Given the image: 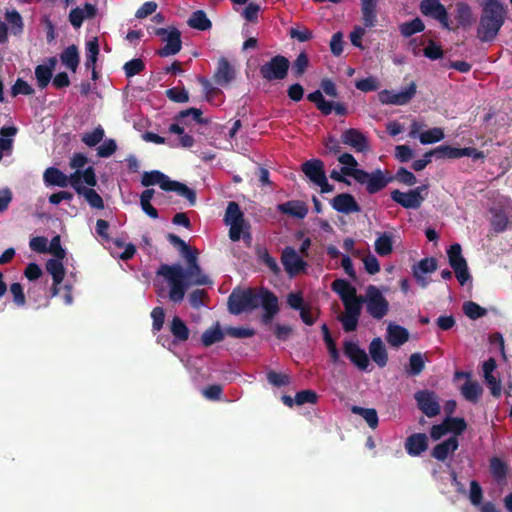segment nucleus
Instances as JSON below:
<instances>
[{"label":"nucleus","instance_id":"obj_1","mask_svg":"<svg viewBox=\"0 0 512 512\" xmlns=\"http://www.w3.org/2000/svg\"><path fill=\"white\" fill-rule=\"evenodd\" d=\"M157 276H162L169 285V299L174 303L181 302L190 286H204L212 284L207 275L197 262L184 269L179 263L161 264L156 271Z\"/></svg>","mask_w":512,"mask_h":512},{"label":"nucleus","instance_id":"obj_2","mask_svg":"<svg viewBox=\"0 0 512 512\" xmlns=\"http://www.w3.org/2000/svg\"><path fill=\"white\" fill-rule=\"evenodd\" d=\"M260 306L264 310L261 322L264 325L271 324L279 312L278 298L272 291L266 288H261L259 292L252 288L234 289L228 297V310L234 315L252 311Z\"/></svg>","mask_w":512,"mask_h":512},{"label":"nucleus","instance_id":"obj_3","mask_svg":"<svg viewBox=\"0 0 512 512\" xmlns=\"http://www.w3.org/2000/svg\"><path fill=\"white\" fill-rule=\"evenodd\" d=\"M482 7L477 37L482 42H491L505 23L507 10L500 0H480Z\"/></svg>","mask_w":512,"mask_h":512},{"label":"nucleus","instance_id":"obj_4","mask_svg":"<svg viewBox=\"0 0 512 512\" xmlns=\"http://www.w3.org/2000/svg\"><path fill=\"white\" fill-rule=\"evenodd\" d=\"M141 184L144 187L159 185L160 188L167 192H175L179 196L185 198L190 206H195L197 202L196 192L189 188L186 184L171 180L166 174L159 170L144 172L141 178Z\"/></svg>","mask_w":512,"mask_h":512},{"label":"nucleus","instance_id":"obj_5","mask_svg":"<svg viewBox=\"0 0 512 512\" xmlns=\"http://www.w3.org/2000/svg\"><path fill=\"white\" fill-rule=\"evenodd\" d=\"M344 175L353 177L354 180L361 184L366 185V190L369 194H375L383 190L388 183L393 181V178L386 177L381 169H376L371 173L365 170L344 169Z\"/></svg>","mask_w":512,"mask_h":512},{"label":"nucleus","instance_id":"obj_6","mask_svg":"<svg viewBox=\"0 0 512 512\" xmlns=\"http://www.w3.org/2000/svg\"><path fill=\"white\" fill-rule=\"evenodd\" d=\"M364 303L366 304L367 313L376 320H381L389 312L388 300L375 285H369L366 288Z\"/></svg>","mask_w":512,"mask_h":512},{"label":"nucleus","instance_id":"obj_7","mask_svg":"<svg viewBox=\"0 0 512 512\" xmlns=\"http://www.w3.org/2000/svg\"><path fill=\"white\" fill-rule=\"evenodd\" d=\"M290 67L289 60L283 55L273 56L268 62L260 66V75L263 79L271 82L283 80L287 77Z\"/></svg>","mask_w":512,"mask_h":512},{"label":"nucleus","instance_id":"obj_8","mask_svg":"<svg viewBox=\"0 0 512 512\" xmlns=\"http://www.w3.org/2000/svg\"><path fill=\"white\" fill-rule=\"evenodd\" d=\"M449 265L453 269L458 282L463 286L470 279L468 264L462 255V247L459 243L452 244L447 250Z\"/></svg>","mask_w":512,"mask_h":512},{"label":"nucleus","instance_id":"obj_9","mask_svg":"<svg viewBox=\"0 0 512 512\" xmlns=\"http://www.w3.org/2000/svg\"><path fill=\"white\" fill-rule=\"evenodd\" d=\"M419 8L423 16L438 21L444 29L455 30L451 25L447 9L440 0H422Z\"/></svg>","mask_w":512,"mask_h":512},{"label":"nucleus","instance_id":"obj_10","mask_svg":"<svg viewBox=\"0 0 512 512\" xmlns=\"http://www.w3.org/2000/svg\"><path fill=\"white\" fill-rule=\"evenodd\" d=\"M427 189V185L418 186L408 192L395 189L390 192V197L395 203L405 209H419L425 200L422 192L427 191Z\"/></svg>","mask_w":512,"mask_h":512},{"label":"nucleus","instance_id":"obj_11","mask_svg":"<svg viewBox=\"0 0 512 512\" xmlns=\"http://www.w3.org/2000/svg\"><path fill=\"white\" fill-rule=\"evenodd\" d=\"M418 409L427 417L432 418L440 414L441 406L438 396L431 390H419L414 394Z\"/></svg>","mask_w":512,"mask_h":512},{"label":"nucleus","instance_id":"obj_12","mask_svg":"<svg viewBox=\"0 0 512 512\" xmlns=\"http://www.w3.org/2000/svg\"><path fill=\"white\" fill-rule=\"evenodd\" d=\"M157 36H165L163 41L166 45L157 51L160 57H168L177 54L182 48L181 32L172 27L169 31L166 28H157L155 31Z\"/></svg>","mask_w":512,"mask_h":512},{"label":"nucleus","instance_id":"obj_13","mask_svg":"<svg viewBox=\"0 0 512 512\" xmlns=\"http://www.w3.org/2000/svg\"><path fill=\"white\" fill-rule=\"evenodd\" d=\"M416 88V84L411 82L405 90L397 93L387 89L382 90L378 94L379 101L386 105H405L415 96Z\"/></svg>","mask_w":512,"mask_h":512},{"label":"nucleus","instance_id":"obj_14","mask_svg":"<svg viewBox=\"0 0 512 512\" xmlns=\"http://www.w3.org/2000/svg\"><path fill=\"white\" fill-rule=\"evenodd\" d=\"M308 101L314 103L317 107V109L323 114V115H330L332 111L334 110L337 115L345 116L347 114V107L345 104L337 102L333 103L330 101L325 100L322 91L316 90L307 95Z\"/></svg>","mask_w":512,"mask_h":512},{"label":"nucleus","instance_id":"obj_15","mask_svg":"<svg viewBox=\"0 0 512 512\" xmlns=\"http://www.w3.org/2000/svg\"><path fill=\"white\" fill-rule=\"evenodd\" d=\"M341 143L351 147L357 153L369 150V141L366 135L356 128H349L342 132Z\"/></svg>","mask_w":512,"mask_h":512},{"label":"nucleus","instance_id":"obj_16","mask_svg":"<svg viewBox=\"0 0 512 512\" xmlns=\"http://www.w3.org/2000/svg\"><path fill=\"white\" fill-rule=\"evenodd\" d=\"M281 261L285 271L290 276H295L302 271H305L307 263L297 254L296 250L292 247H286L281 256Z\"/></svg>","mask_w":512,"mask_h":512},{"label":"nucleus","instance_id":"obj_17","mask_svg":"<svg viewBox=\"0 0 512 512\" xmlns=\"http://www.w3.org/2000/svg\"><path fill=\"white\" fill-rule=\"evenodd\" d=\"M345 356L360 370L365 371L369 366V358L364 349L356 342L345 341L343 345Z\"/></svg>","mask_w":512,"mask_h":512},{"label":"nucleus","instance_id":"obj_18","mask_svg":"<svg viewBox=\"0 0 512 512\" xmlns=\"http://www.w3.org/2000/svg\"><path fill=\"white\" fill-rule=\"evenodd\" d=\"M330 204L332 208L343 214L358 213L361 211L360 205L355 200L354 196L349 193H341L336 195Z\"/></svg>","mask_w":512,"mask_h":512},{"label":"nucleus","instance_id":"obj_19","mask_svg":"<svg viewBox=\"0 0 512 512\" xmlns=\"http://www.w3.org/2000/svg\"><path fill=\"white\" fill-rule=\"evenodd\" d=\"M429 439L425 433H413L405 440L404 447L408 455L420 456L428 449Z\"/></svg>","mask_w":512,"mask_h":512},{"label":"nucleus","instance_id":"obj_20","mask_svg":"<svg viewBox=\"0 0 512 512\" xmlns=\"http://www.w3.org/2000/svg\"><path fill=\"white\" fill-rule=\"evenodd\" d=\"M235 78V70L229 63V61L221 57L218 60L216 71L213 75L214 82L221 86H228Z\"/></svg>","mask_w":512,"mask_h":512},{"label":"nucleus","instance_id":"obj_21","mask_svg":"<svg viewBox=\"0 0 512 512\" xmlns=\"http://www.w3.org/2000/svg\"><path fill=\"white\" fill-rule=\"evenodd\" d=\"M459 447L458 438L451 436L443 442L434 446L431 456L438 461H445L449 455L453 454Z\"/></svg>","mask_w":512,"mask_h":512},{"label":"nucleus","instance_id":"obj_22","mask_svg":"<svg viewBox=\"0 0 512 512\" xmlns=\"http://www.w3.org/2000/svg\"><path fill=\"white\" fill-rule=\"evenodd\" d=\"M301 170L314 184L326 176L324 163L320 159H310L305 161L301 165Z\"/></svg>","mask_w":512,"mask_h":512},{"label":"nucleus","instance_id":"obj_23","mask_svg":"<svg viewBox=\"0 0 512 512\" xmlns=\"http://www.w3.org/2000/svg\"><path fill=\"white\" fill-rule=\"evenodd\" d=\"M277 209L282 214L296 217L298 219H304L308 213L306 203L300 200H290L279 204Z\"/></svg>","mask_w":512,"mask_h":512},{"label":"nucleus","instance_id":"obj_24","mask_svg":"<svg viewBox=\"0 0 512 512\" xmlns=\"http://www.w3.org/2000/svg\"><path fill=\"white\" fill-rule=\"evenodd\" d=\"M377 4L378 1L361 0V15L364 27L373 28L376 26L378 22Z\"/></svg>","mask_w":512,"mask_h":512},{"label":"nucleus","instance_id":"obj_25","mask_svg":"<svg viewBox=\"0 0 512 512\" xmlns=\"http://www.w3.org/2000/svg\"><path fill=\"white\" fill-rule=\"evenodd\" d=\"M369 353L378 367L383 368L387 365L388 353L380 337H376L370 342Z\"/></svg>","mask_w":512,"mask_h":512},{"label":"nucleus","instance_id":"obj_26","mask_svg":"<svg viewBox=\"0 0 512 512\" xmlns=\"http://www.w3.org/2000/svg\"><path fill=\"white\" fill-rule=\"evenodd\" d=\"M387 341L393 347H400L409 339V332L403 326L389 324L387 327Z\"/></svg>","mask_w":512,"mask_h":512},{"label":"nucleus","instance_id":"obj_27","mask_svg":"<svg viewBox=\"0 0 512 512\" xmlns=\"http://www.w3.org/2000/svg\"><path fill=\"white\" fill-rule=\"evenodd\" d=\"M455 19L459 27L464 29L470 27L474 22L472 9L469 4L465 2H457L455 4Z\"/></svg>","mask_w":512,"mask_h":512},{"label":"nucleus","instance_id":"obj_28","mask_svg":"<svg viewBox=\"0 0 512 512\" xmlns=\"http://www.w3.org/2000/svg\"><path fill=\"white\" fill-rule=\"evenodd\" d=\"M61 63L71 70L75 72L79 66L80 57L79 51L76 45H70L65 48L60 54Z\"/></svg>","mask_w":512,"mask_h":512},{"label":"nucleus","instance_id":"obj_29","mask_svg":"<svg viewBox=\"0 0 512 512\" xmlns=\"http://www.w3.org/2000/svg\"><path fill=\"white\" fill-rule=\"evenodd\" d=\"M187 24L190 28L199 31H207L212 27L211 20L207 17L205 11L203 10L194 11L188 18Z\"/></svg>","mask_w":512,"mask_h":512},{"label":"nucleus","instance_id":"obj_30","mask_svg":"<svg viewBox=\"0 0 512 512\" xmlns=\"http://www.w3.org/2000/svg\"><path fill=\"white\" fill-rule=\"evenodd\" d=\"M43 178L46 184L65 188L68 186V176L55 167L45 170Z\"/></svg>","mask_w":512,"mask_h":512},{"label":"nucleus","instance_id":"obj_31","mask_svg":"<svg viewBox=\"0 0 512 512\" xmlns=\"http://www.w3.org/2000/svg\"><path fill=\"white\" fill-rule=\"evenodd\" d=\"M332 290L341 298L342 302L357 296L356 288L347 280L336 279L332 282Z\"/></svg>","mask_w":512,"mask_h":512},{"label":"nucleus","instance_id":"obj_32","mask_svg":"<svg viewBox=\"0 0 512 512\" xmlns=\"http://www.w3.org/2000/svg\"><path fill=\"white\" fill-rule=\"evenodd\" d=\"M482 393L483 389L477 381L467 380L461 387L462 396L472 403H477Z\"/></svg>","mask_w":512,"mask_h":512},{"label":"nucleus","instance_id":"obj_33","mask_svg":"<svg viewBox=\"0 0 512 512\" xmlns=\"http://www.w3.org/2000/svg\"><path fill=\"white\" fill-rule=\"evenodd\" d=\"M170 331L176 342H185L189 338V329L179 316H174L171 320Z\"/></svg>","mask_w":512,"mask_h":512},{"label":"nucleus","instance_id":"obj_34","mask_svg":"<svg viewBox=\"0 0 512 512\" xmlns=\"http://www.w3.org/2000/svg\"><path fill=\"white\" fill-rule=\"evenodd\" d=\"M18 129L15 126H4L0 129V161L5 151H10L13 146L12 137L15 136Z\"/></svg>","mask_w":512,"mask_h":512},{"label":"nucleus","instance_id":"obj_35","mask_svg":"<svg viewBox=\"0 0 512 512\" xmlns=\"http://www.w3.org/2000/svg\"><path fill=\"white\" fill-rule=\"evenodd\" d=\"M63 259H49L46 262V270L49 274H51L53 282L55 284H61L65 277V268L62 263Z\"/></svg>","mask_w":512,"mask_h":512},{"label":"nucleus","instance_id":"obj_36","mask_svg":"<svg viewBox=\"0 0 512 512\" xmlns=\"http://www.w3.org/2000/svg\"><path fill=\"white\" fill-rule=\"evenodd\" d=\"M224 221L226 224H245L244 214L238 203L234 201L228 203Z\"/></svg>","mask_w":512,"mask_h":512},{"label":"nucleus","instance_id":"obj_37","mask_svg":"<svg viewBox=\"0 0 512 512\" xmlns=\"http://www.w3.org/2000/svg\"><path fill=\"white\" fill-rule=\"evenodd\" d=\"M425 25L423 21L416 17L411 21L404 22L399 25V31L403 37H411L412 35L416 33H420L424 31Z\"/></svg>","mask_w":512,"mask_h":512},{"label":"nucleus","instance_id":"obj_38","mask_svg":"<svg viewBox=\"0 0 512 512\" xmlns=\"http://www.w3.org/2000/svg\"><path fill=\"white\" fill-rule=\"evenodd\" d=\"M351 411L354 414L360 415L368 424V426L372 429L377 428L378 426V414L374 408H364L359 406H353Z\"/></svg>","mask_w":512,"mask_h":512},{"label":"nucleus","instance_id":"obj_39","mask_svg":"<svg viewBox=\"0 0 512 512\" xmlns=\"http://www.w3.org/2000/svg\"><path fill=\"white\" fill-rule=\"evenodd\" d=\"M375 251L380 256H387L393 251V240L389 233H382L375 241Z\"/></svg>","mask_w":512,"mask_h":512},{"label":"nucleus","instance_id":"obj_40","mask_svg":"<svg viewBox=\"0 0 512 512\" xmlns=\"http://www.w3.org/2000/svg\"><path fill=\"white\" fill-rule=\"evenodd\" d=\"M425 368L423 355L419 352L413 353L409 357V365L405 369L409 376H417L422 373Z\"/></svg>","mask_w":512,"mask_h":512},{"label":"nucleus","instance_id":"obj_41","mask_svg":"<svg viewBox=\"0 0 512 512\" xmlns=\"http://www.w3.org/2000/svg\"><path fill=\"white\" fill-rule=\"evenodd\" d=\"M224 339V332L217 324L215 328L205 330L201 336V342L205 347H209L214 343L220 342Z\"/></svg>","mask_w":512,"mask_h":512},{"label":"nucleus","instance_id":"obj_42","mask_svg":"<svg viewBox=\"0 0 512 512\" xmlns=\"http://www.w3.org/2000/svg\"><path fill=\"white\" fill-rule=\"evenodd\" d=\"M447 432H452L455 437L461 435L467 428V423L464 418L461 417H446L444 419Z\"/></svg>","mask_w":512,"mask_h":512},{"label":"nucleus","instance_id":"obj_43","mask_svg":"<svg viewBox=\"0 0 512 512\" xmlns=\"http://www.w3.org/2000/svg\"><path fill=\"white\" fill-rule=\"evenodd\" d=\"M508 218L504 211L496 209L492 211L491 227L495 233H502L506 230Z\"/></svg>","mask_w":512,"mask_h":512},{"label":"nucleus","instance_id":"obj_44","mask_svg":"<svg viewBox=\"0 0 512 512\" xmlns=\"http://www.w3.org/2000/svg\"><path fill=\"white\" fill-rule=\"evenodd\" d=\"M5 18L7 22L11 25V30L14 35H18L23 32L24 23L22 16L18 11H6Z\"/></svg>","mask_w":512,"mask_h":512},{"label":"nucleus","instance_id":"obj_45","mask_svg":"<svg viewBox=\"0 0 512 512\" xmlns=\"http://www.w3.org/2000/svg\"><path fill=\"white\" fill-rule=\"evenodd\" d=\"M463 312L472 320L479 319L487 314V310L485 308L473 301H467L463 304Z\"/></svg>","mask_w":512,"mask_h":512},{"label":"nucleus","instance_id":"obj_46","mask_svg":"<svg viewBox=\"0 0 512 512\" xmlns=\"http://www.w3.org/2000/svg\"><path fill=\"white\" fill-rule=\"evenodd\" d=\"M445 135L441 128H432L419 135V140L422 144H433L444 139Z\"/></svg>","mask_w":512,"mask_h":512},{"label":"nucleus","instance_id":"obj_47","mask_svg":"<svg viewBox=\"0 0 512 512\" xmlns=\"http://www.w3.org/2000/svg\"><path fill=\"white\" fill-rule=\"evenodd\" d=\"M125 76L131 78L135 75L142 73L145 70V63L140 58H134L126 62L123 66Z\"/></svg>","mask_w":512,"mask_h":512},{"label":"nucleus","instance_id":"obj_48","mask_svg":"<svg viewBox=\"0 0 512 512\" xmlns=\"http://www.w3.org/2000/svg\"><path fill=\"white\" fill-rule=\"evenodd\" d=\"M35 77L37 79L38 87L44 89L50 83L53 77V72L50 68L44 65H37L35 68Z\"/></svg>","mask_w":512,"mask_h":512},{"label":"nucleus","instance_id":"obj_49","mask_svg":"<svg viewBox=\"0 0 512 512\" xmlns=\"http://www.w3.org/2000/svg\"><path fill=\"white\" fill-rule=\"evenodd\" d=\"M309 66V58L306 52L302 51L292 64V73L296 78L301 77Z\"/></svg>","mask_w":512,"mask_h":512},{"label":"nucleus","instance_id":"obj_50","mask_svg":"<svg viewBox=\"0 0 512 512\" xmlns=\"http://www.w3.org/2000/svg\"><path fill=\"white\" fill-rule=\"evenodd\" d=\"M257 256L261 263L269 268V270L277 275L280 272V268L277 264V261L274 257H272L267 249H258Z\"/></svg>","mask_w":512,"mask_h":512},{"label":"nucleus","instance_id":"obj_51","mask_svg":"<svg viewBox=\"0 0 512 512\" xmlns=\"http://www.w3.org/2000/svg\"><path fill=\"white\" fill-rule=\"evenodd\" d=\"M363 303H364L363 296H356L349 300L343 301V304L345 307V314L360 317Z\"/></svg>","mask_w":512,"mask_h":512},{"label":"nucleus","instance_id":"obj_52","mask_svg":"<svg viewBox=\"0 0 512 512\" xmlns=\"http://www.w3.org/2000/svg\"><path fill=\"white\" fill-rule=\"evenodd\" d=\"M104 136V129L99 125L92 132L85 133L82 136V142L89 147H94L103 140Z\"/></svg>","mask_w":512,"mask_h":512},{"label":"nucleus","instance_id":"obj_53","mask_svg":"<svg viewBox=\"0 0 512 512\" xmlns=\"http://www.w3.org/2000/svg\"><path fill=\"white\" fill-rule=\"evenodd\" d=\"M390 178H393V181L395 180L407 186H413L417 182L416 176L404 167H400L396 174L394 176H390Z\"/></svg>","mask_w":512,"mask_h":512},{"label":"nucleus","instance_id":"obj_54","mask_svg":"<svg viewBox=\"0 0 512 512\" xmlns=\"http://www.w3.org/2000/svg\"><path fill=\"white\" fill-rule=\"evenodd\" d=\"M438 263L433 257L423 258L416 265L413 266L412 271L416 270L419 273L427 274L437 270Z\"/></svg>","mask_w":512,"mask_h":512},{"label":"nucleus","instance_id":"obj_55","mask_svg":"<svg viewBox=\"0 0 512 512\" xmlns=\"http://www.w3.org/2000/svg\"><path fill=\"white\" fill-rule=\"evenodd\" d=\"M437 159H458L461 158V148L450 145H441L436 147Z\"/></svg>","mask_w":512,"mask_h":512},{"label":"nucleus","instance_id":"obj_56","mask_svg":"<svg viewBox=\"0 0 512 512\" xmlns=\"http://www.w3.org/2000/svg\"><path fill=\"white\" fill-rule=\"evenodd\" d=\"M318 400V395L311 389L301 390L295 395V404L298 406L304 404H315Z\"/></svg>","mask_w":512,"mask_h":512},{"label":"nucleus","instance_id":"obj_57","mask_svg":"<svg viewBox=\"0 0 512 512\" xmlns=\"http://www.w3.org/2000/svg\"><path fill=\"white\" fill-rule=\"evenodd\" d=\"M92 208L103 209L104 201L102 197L92 188L83 190L81 194Z\"/></svg>","mask_w":512,"mask_h":512},{"label":"nucleus","instance_id":"obj_58","mask_svg":"<svg viewBox=\"0 0 512 512\" xmlns=\"http://www.w3.org/2000/svg\"><path fill=\"white\" fill-rule=\"evenodd\" d=\"M267 380L271 385L277 388L288 386L291 382L289 375L284 373H278L273 370L267 373Z\"/></svg>","mask_w":512,"mask_h":512},{"label":"nucleus","instance_id":"obj_59","mask_svg":"<svg viewBox=\"0 0 512 512\" xmlns=\"http://www.w3.org/2000/svg\"><path fill=\"white\" fill-rule=\"evenodd\" d=\"M34 89L32 88V86L30 84H28V82H26L25 80H23L22 78H18L14 85L11 87V95L13 97H16L18 95H32L34 94Z\"/></svg>","mask_w":512,"mask_h":512},{"label":"nucleus","instance_id":"obj_60","mask_svg":"<svg viewBox=\"0 0 512 512\" xmlns=\"http://www.w3.org/2000/svg\"><path fill=\"white\" fill-rule=\"evenodd\" d=\"M355 87L362 92H372L378 90L379 82L375 77L369 76L367 78L357 80L355 82Z\"/></svg>","mask_w":512,"mask_h":512},{"label":"nucleus","instance_id":"obj_61","mask_svg":"<svg viewBox=\"0 0 512 512\" xmlns=\"http://www.w3.org/2000/svg\"><path fill=\"white\" fill-rule=\"evenodd\" d=\"M225 333L233 338L243 339L250 338L255 335V330L246 327H227Z\"/></svg>","mask_w":512,"mask_h":512},{"label":"nucleus","instance_id":"obj_62","mask_svg":"<svg viewBox=\"0 0 512 512\" xmlns=\"http://www.w3.org/2000/svg\"><path fill=\"white\" fill-rule=\"evenodd\" d=\"M166 96L175 103H186L189 100L188 92L184 88H170L166 90Z\"/></svg>","mask_w":512,"mask_h":512},{"label":"nucleus","instance_id":"obj_63","mask_svg":"<svg viewBox=\"0 0 512 512\" xmlns=\"http://www.w3.org/2000/svg\"><path fill=\"white\" fill-rule=\"evenodd\" d=\"M424 56L430 60L441 59L444 55L442 47L436 44L433 40H429L428 45L423 50Z\"/></svg>","mask_w":512,"mask_h":512},{"label":"nucleus","instance_id":"obj_64","mask_svg":"<svg viewBox=\"0 0 512 512\" xmlns=\"http://www.w3.org/2000/svg\"><path fill=\"white\" fill-rule=\"evenodd\" d=\"M117 150V144L114 139H106L98 148L97 155L101 158H108Z\"/></svg>","mask_w":512,"mask_h":512}]
</instances>
